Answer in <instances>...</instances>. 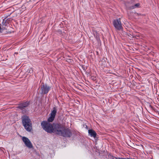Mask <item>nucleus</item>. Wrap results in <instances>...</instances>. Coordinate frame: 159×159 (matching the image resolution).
Segmentation results:
<instances>
[{
    "label": "nucleus",
    "mask_w": 159,
    "mask_h": 159,
    "mask_svg": "<svg viewBox=\"0 0 159 159\" xmlns=\"http://www.w3.org/2000/svg\"><path fill=\"white\" fill-rule=\"evenodd\" d=\"M41 125L43 129L48 133H53L65 137H70L72 135L70 129L64 128L61 124H52L47 122L43 121Z\"/></svg>",
    "instance_id": "obj_1"
},
{
    "label": "nucleus",
    "mask_w": 159,
    "mask_h": 159,
    "mask_svg": "<svg viewBox=\"0 0 159 159\" xmlns=\"http://www.w3.org/2000/svg\"><path fill=\"white\" fill-rule=\"evenodd\" d=\"M22 122L25 128L28 132H30L32 129L31 121L28 117L26 116H24Z\"/></svg>",
    "instance_id": "obj_2"
},
{
    "label": "nucleus",
    "mask_w": 159,
    "mask_h": 159,
    "mask_svg": "<svg viewBox=\"0 0 159 159\" xmlns=\"http://www.w3.org/2000/svg\"><path fill=\"white\" fill-rule=\"evenodd\" d=\"M57 111V108L55 107H53L52 110L50 114V117L48 118L47 122L50 123V122H52L54 120ZM44 121L46 122V121Z\"/></svg>",
    "instance_id": "obj_3"
},
{
    "label": "nucleus",
    "mask_w": 159,
    "mask_h": 159,
    "mask_svg": "<svg viewBox=\"0 0 159 159\" xmlns=\"http://www.w3.org/2000/svg\"><path fill=\"white\" fill-rule=\"evenodd\" d=\"M50 87L46 84H44L43 83L41 85V93L47 94L50 89Z\"/></svg>",
    "instance_id": "obj_4"
},
{
    "label": "nucleus",
    "mask_w": 159,
    "mask_h": 159,
    "mask_svg": "<svg viewBox=\"0 0 159 159\" xmlns=\"http://www.w3.org/2000/svg\"><path fill=\"white\" fill-rule=\"evenodd\" d=\"M113 23L114 26L117 30H120L122 29V26L120 18L114 20Z\"/></svg>",
    "instance_id": "obj_5"
},
{
    "label": "nucleus",
    "mask_w": 159,
    "mask_h": 159,
    "mask_svg": "<svg viewBox=\"0 0 159 159\" xmlns=\"http://www.w3.org/2000/svg\"><path fill=\"white\" fill-rule=\"evenodd\" d=\"M22 140L26 147L29 148H32L33 145L31 142L28 138L23 137L22 138Z\"/></svg>",
    "instance_id": "obj_6"
},
{
    "label": "nucleus",
    "mask_w": 159,
    "mask_h": 159,
    "mask_svg": "<svg viewBox=\"0 0 159 159\" xmlns=\"http://www.w3.org/2000/svg\"><path fill=\"white\" fill-rule=\"evenodd\" d=\"M29 104V102H26L20 104L18 107L21 110H22V109L24 108L25 107H27Z\"/></svg>",
    "instance_id": "obj_7"
},
{
    "label": "nucleus",
    "mask_w": 159,
    "mask_h": 159,
    "mask_svg": "<svg viewBox=\"0 0 159 159\" xmlns=\"http://www.w3.org/2000/svg\"><path fill=\"white\" fill-rule=\"evenodd\" d=\"M89 134L91 137L94 138L96 137L97 134L96 132L93 129H89Z\"/></svg>",
    "instance_id": "obj_8"
},
{
    "label": "nucleus",
    "mask_w": 159,
    "mask_h": 159,
    "mask_svg": "<svg viewBox=\"0 0 159 159\" xmlns=\"http://www.w3.org/2000/svg\"><path fill=\"white\" fill-rule=\"evenodd\" d=\"M139 6L140 3H137L135 4L134 5H132V6L130 7L129 8L130 9H132L137 8H139Z\"/></svg>",
    "instance_id": "obj_9"
},
{
    "label": "nucleus",
    "mask_w": 159,
    "mask_h": 159,
    "mask_svg": "<svg viewBox=\"0 0 159 159\" xmlns=\"http://www.w3.org/2000/svg\"><path fill=\"white\" fill-rule=\"evenodd\" d=\"M93 34L95 37L96 38L97 40L99 39V34L96 31H93Z\"/></svg>",
    "instance_id": "obj_10"
},
{
    "label": "nucleus",
    "mask_w": 159,
    "mask_h": 159,
    "mask_svg": "<svg viewBox=\"0 0 159 159\" xmlns=\"http://www.w3.org/2000/svg\"><path fill=\"white\" fill-rule=\"evenodd\" d=\"M134 15H135V16H141V15L140 14H139V13H135L134 14Z\"/></svg>",
    "instance_id": "obj_11"
},
{
    "label": "nucleus",
    "mask_w": 159,
    "mask_h": 159,
    "mask_svg": "<svg viewBox=\"0 0 159 159\" xmlns=\"http://www.w3.org/2000/svg\"><path fill=\"white\" fill-rule=\"evenodd\" d=\"M2 24L3 25H6V22L5 21V20L4 19L3 20L2 22Z\"/></svg>",
    "instance_id": "obj_12"
},
{
    "label": "nucleus",
    "mask_w": 159,
    "mask_h": 159,
    "mask_svg": "<svg viewBox=\"0 0 159 159\" xmlns=\"http://www.w3.org/2000/svg\"><path fill=\"white\" fill-rule=\"evenodd\" d=\"M119 158H117L115 157V158H113V159H119Z\"/></svg>",
    "instance_id": "obj_13"
},
{
    "label": "nucleus",
    "mask_w": 159,
    "mask_h": 159,
    "mask_svg": "<svg viewBox=\"0 0 159 159\" xmlns=\"http://www.w3.org/2000/svg\"><path fill=\"white\" fill-rule=\"evenodd\" d=\"M125 159H130L129 158H124Z\"/></svg>",
    "instance_id": "obj_14"
}]
</instances>
